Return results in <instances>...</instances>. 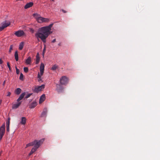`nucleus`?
I'll return each instance as SVG.
<instances>
[{
    "label": "nucleus",
    "mask_w": 160,
    "mask_h": 160,
    "mask_svg": "<svg viewBox=\"0 0 160 160\" xmlns=\"http://www.w3.org/2000/svg\"><path fill=\"white\" fill-rule=\"evenodd\" d=\"M38 32L36 34L37 38L41 39L43 42H46V39L52 32L49 31L46 27H43L38 30Z\"/></svg>",
    "instance_id": "f257e3e1"
},
{
    "label": "nucleus",
    "mask_w": 160,
    "mask_h": 160,
    "mask_svg": "<svg viewBox=\"0 0 160 160\" xmlns=\"http://www.w3.org/2000/svg\"><path fill=\"white\" fill-rule=\"evenodd\" d=\"M26 93L25 92H23L20 95L19 98L18 99L17 101L18 102L17 103L14 104L12 106V109H16L18 108L20 105L21 104L22 102H20V101L25 96V95Z\"/></svg>",
    "instance_id": "f03ea898"
},
{
    "label": "nucleus",
    "mask_w": 160,
    "mask_h": 160,
    "mask_svg": "<svg viewBox=\"0 0 160 160\" xmlns=\"http://www.w3.org/2000/svg\"><path fill=\"white\" fill-rule=\"evenodd\" d=\"M44 141V139H41L39 140H34L33 141L34 142V147L38 149L39 148L41 145L43 143Z\"/></svg>",
    "instance_id": "7ed1b4c3"
},
{
    "label": "nucleus",
    "mask_w": 160,
    "mask_h": 160,
    "mask_svg": "<svg viewBox=\"0 0 160 160\" xmlns=\"http://www.w3.org/2000/svg\"><path fill=\"white\" fill-rule=\"evenodd\" d=\"M10 24V22L5 21L0 24V31H2L4 28L9 26Z\"/></svg>",
    "instance_id": "20e7f679"
},
{
    "label": "nucleus",
    "mask_w": 160,
    "mask_h": 160,
    "mask_svg": "<svg viewBox=\"0 0 160 160\" xmlns=\"http://www.w3.org/2000/svg\"><path fill=\"white\" fill-rule=\"evenodd\" d=\"M68 79L65 76H62L60 80V82L61 85H66L68 83Z\"/></svg>",
    "instance_id": "39448f33"
},
{
    "label": "nucleus",
    "mask_w": 160,
    "mask_h": 160,
    "mask_svg": "<svg viewBox=\"0 0 160 160\" xmlns=\"http://www.w3.org/2000/svg\"><path fill=\"white\" fill-rule=\"evenodd\" d=\"M5 126L4 123L0 128V141H1L5 134Z\"/></svg>",
    "instance_id": "423d86ee"
},
{
    "label": "nucleus",
    "mask_w": 160,
    "mask_h": 160,
    "mask_svg": "<svg viewBox=\"0 0 160 160\" xmlns=\"http://www.w3.org/2000/svg\"><path fill=\"white\" fill-rule=\"evenodd\" d=\"M62 85L58 84H56V90L59 93L62 92L64 88Z\"/></svg>",
    "instance_id": "0eeeda50"
},
{
    "label": "nucleus",
    "mask_w": 160,
    "mask_h": 160,
    "mask_svg": "<svg viewBox=\"0 0 160 160\" xmlns=\"http://www.w3.org/2000/svg\"><path fill=\"white\" fill-rule=\"evenodd\" d=\"M25 33L22 30H19L14 33V34L18 37H22L23 36Z\"/></svg>",
    "instance_id": "6e6552de"
},
{
    "label": "nucleus",
    "mask_w": 160,
    "mask_h": 160,
    "mask_svg": "<svg viewBox=\"0 0 160 160\" xmlns=\"http://www.w3.org/2000/svg\"><path fill=\"white\" fill-rule=\"evenodd\" d=\"M45 88V85H42L40 86H38L36 87L34 89V92H35L38 93L39 91H41L42 89Z\"/></svg>",
    "instance_id": "1a4fd4ad"
},
{
    "label": "nucleus",
    "mask_w": 160,
    "mask_h": 160,
    "mask_svg": "<svg viewBox=\"0 0 160 160\" xmlns=\"http://www.w3.org/2000/svg\"><path fill=\"white\" fill-rule=\"evenodd\" d=\"M44 65L43 63H41L40 68V74L41 75H42L44 73Z\"/></svg>",
    "instance_id": "9d476101"
},
{
    "label": "nucleus",
    "mask_w": 160,
    "mask_h": 160,
    "mask_svg": "<svg viewBox=\"0 0 160 160\" xmlns=\"http://www.w3.org/2000/svg\"><path fill=\"white\" fill-rule=\"evenodd\" d=\"M33 4L32 2H29L27 3L24 6V8L26 9H28L32 7Z\"/></svg>",
    "instance_id": "9b49d317"
},
{
    "label": "nucleus",
    "mask_w": 160,
    "mask_h": 160,
    "mask_svg": "<svg viewBox=\"0 0 160 160\" xmlns=\"http://www.w3.org/2000/svg\"><path fill=\"white\" fill-rule=\"evenodd\" d=\"M45 95L44 94H42L40 97L39 100V103H41L43 102L45 100Z\"/></svg>",
    "instance_id": "f8f14e48"
},
{
    "label": "nucleus",
    "mask_w": 160,
    "mask_h": 160,
    "mask_svg": "<svg viewBox=\"0 0 160 160\" xmlns=\"http://www.w3.org/2000/svg\"><path fill=\"white\" fill-rule=\"evenodd\" d=\"M47 109L46 108H44L43 109V111L42 112L41 117H45L47 113Z\"/></svg>",
    "instance_id": "ddd939ff"
},
{
    "label": "nucleus",
    "mask_w": 160,
    "mask_h": 160,
    "mask_svg": "<svg viewBox=\"0 0 160 160\" xmlns=\"http://www.w3.org/2000/svg\"><path fill=\"white\" fill-rule=\"evenodd\" d=\"M26 122V118L25 117H22L21 118V121L20 123L22 125H25Z\"/></svg>",
    "instance_id": "4468645a"
},
{
    "label": "nucleus",
    "mask_w": 160,
    "mask_h": 160,
    "mask_svg": "<svg viewBox=\"0 0 160 160\" xmlns=\"http://www.w3.org/2000/svg\"><path fill=\"white\" fill-rule=\"evenodd\" d=\"M32 15L36 19L37 21H38V20L41 16L40 14L37 13H33Z\"/></svg>",
    "instance_id": "2eb2a0df"
},
{
    "label": "nucleus",
    "mask_w": 160,
    "mask_h": 160,
    "mask_svg": "<svg viewBox=\"0 0 160 160\" xmlns=\"http://www.w3.org/2000/svg\"><path fill=\"white\" fill-rule=\"evenodd\" d=\"M37 105V103L35 102H34L32 103L29 106V108H35Z\"/></svg>",
    "instance_id": "dca6fc26"
},
{
    "label": "nucleus",
    "mask_w": 160,
    "mask_h": 160,
    "mask_svg": "<svg viewBox=\"0 0 160 160\" xmlns=\"http://www.w3.org/2000/svg\"><path fill=\"white\" fill-rule=\"evenodd\" d=\"M31 62V59L30 57H29L26 60L25 63L27 64H30Z\"/></svg>",
    "instance_id": "f3484780"
},
{
    "label": "nucleus",
    "mask_w": 160,
    "mask_h": 160,
    "mask_svg": "<svg viewBox=\"0 0 160 160\" xmlns=\"http://www.w3.org/2000/svg\"><path fill=\"white\" fill-rule=\"evenodd\" d=\"M21 89L20 88H18L15 90V92L17 95H19L21 93Z\"/></svg>",
    "instance_id": "a211bd4d"
},
{
    "label": "nucleus",
    "mask_w": 160,
    "mask_h": 160,
    "mask_svg": "<svg viewBox=\"0 0 160 160\" xmlns=\"http://www.w3.org/2000/svg\"><path fill=\"white\" fill-rule=\"evenodd\" d=\"M15 58L16 60V61H18V52L17 51H16L15 53L14 54Z\"/></svg>",
    "instance_id": "6ab92c4d"
},
{
    "label": "nucleus",
    "mask_w": 160,
    "mask_h": 160,
    "mask_svg": "<svg viewBox=\"0 0 160 160\" xmlns=\"http://www.w3.org/2000/svg\"><path fill=\"white\" fill-rule=\"evenodd\" d=\"M9 125H10V122L9 121H7L6 122V128H7V132H8L9 131Z\"/></svg>",
    "instance_id": "aec40b11"
},
{
    "label": "nucleus",
    "mask_w": 160,
    "mask_h": 160,
    "mask_svg": "<svg viewBox=\"0 0 160 160\" xmlns=\"http://www.w3.org/2000/svg\"><path fill=\"white\" fill-rule=\"evenodd\" d=\"M24 46V42H21L19 45V49L20 50H21L22 49Z\"/></svg>",
    "instance_id": "412c9836"
},
{
    "label": "nucleus",
    "mask_w": 160,
    "mask_h": 160,
    "mask_svg": "<svg viewBox=\"0 0 160 160\" xmlns=\"http://www.w3.org/2000/svg\"><path fill=\"white\" fill-rule=\"evenodd\" d=\"M43 18L40 16V18L38 20V22L40 23L43 22Z\"/></svg>",
    "instance_id": "4be33fe9"
},
{
    "label": "nucleus",
    "mask_w": 160,
    "mask_h": 160,
    "mask_svg": "<svg viewBox=\"0 0 160 160\" xmlns=\"http://www.w3.org/2000/svg\"><path fill=\"white\" fill-rule=\"evenodd\" d=\"M53 25V23L50 24L48 26H46L49 31L51 30V28Z\"/></svg>",
    "instance_id": "5701e85b"
},
{
    "label": "nucleus",
    "mask_w": 160,
    "mask_h": 160,
    "mask_svg": "<svg viewBox=\"0 0 160 160\" xmlns=\"http://www.w3.org/2000/svg\"><path fill=\"white\" fill-rule=\"evenodd\" d=\"M58 68V66L56 65V64L53 65L51 68V69L52 70H56Z\"/></svg>",
    "instance_id": "b1692460"
},
{
    "label": "nucleus",
    "mask_w": 160,
    "mask_h": 160,
    "mask_svg": "<svg viewBox=\"0 0 160 160\" xmlns=\"http://www.w3.org/2000/svg\"><path fill=\"white\" fill-rule=\"evenodd\" d=\"M34 142H33V141L32 142L29 143H28L26 145V148L30 146H32L34 145Z\"/></svg>",
    "instance_id": "393cba45"
},
{
    "label": "nucleus",
    "mask_w": 160,
    "mask_h": 160,
    "mask_svg": "<svg viewBox=\"0 0 160 160\" xmlns=\"http://www.w3.org/2000/svg\"><path fill=\"white\" fill-rule=\"evenodd\" d=\"M43 19V22H48L49 21V19L47 18H44Z\"/></svg>",
    "instance_id": "a878e982"
},
{
    "label": "nucleus",
    "mask_w": 160,
    "mask_h": 160,
    "mask_svg": "<svg viewBox=\"0 0 160 160\" xmlns=\"http://www.w3.org/2000/svg\"><path fill=\"white\" fill-rule=\"evenodd\" d=\"M32 94V93L28 94L25 97L24 99H27L28 98H29Z\"/></svg>",
    "instance_id": "bb28decb"
},
{
    "label": "nucleus",
    "mask_w": 160,
    "mask_h": 160,
    "mask_svg": "<svg viewBox=\"0 0 160 160\" xmlns=\"http://www.w3.org/2000/svg\"><path fill=\"white\" fill-rule=\"evenodd\" d=\"M40 58H36V60L35 63L36 64H38L39 62Z\"/></svg>",
    "instance_id": "cd10ccee"
},
{
    "label": "nucleus",
    "mask_w": 160,
    "mask_h": 160,
    "mask_svg": "<svg viewBox=\"0 0 160 160\" xmlns=\"http://www.w3.org/2000/svg\"><path fill=\"white\" fill-rule=\"evenodd\" d=\"M37 149L36 148L33 147L31 151H32V152L33 153L36 151Z\"/></svg>",
    "instance_id": "c85d7f7f"
},
{
    "label": "nucleus",
    "mask_w": 160,
    "mask_h": 160,
    "mask_svg": "<svg viewBox=\"0 0 160 160\" xmlns=\"http://www.w3.org/2000/svg\"><path fill=\"white\" fill-rule=\"evenodd\" d=\"M45 51H46V48H45V47H44L43 49L42 53V56L43 57H44V54L45 52Z\"/></svg>",
    "instance_id": "c756f323"
},
{
    "label": "nucleus",
    "mask_w": 160,
    "mask_h": 160,
    "mask_svg": "<svg viewBox=\"0 0 160 160\" xmlns=\"http://www.w3.org/2000/svg\"><path fill=\"white\" fill-rule=\"evenodd\" d=\"M23 75L22 73H21L20 76L19 77V79L21 80H22L23 79Z\"/></svg>",
    "instance_id": "7c9ffc66"
},
{
    "label": "nucleus",
    "mask_w": 160,
    "mask_h": 160,
    "mask_svg": "<svg viewBox=\"0 0 160 160\" xmlns=\"http://www.w3.org/2000/svg\"><path fill=\"white\" fill-rule=\"evenodd\" d=\"M25 72H28V68L27 67H24L23 68Z\"/></svg>",
    "instance_id": "2f4dec72"
},
{
    "label": "nucleus",
    "mask_w": 160,
    "mask_h": 160,
    "mask_svg": "<svg viewBox=\"0 0 160 160\" xmlns=\"http://www.w3.org/2000/svg\"><path fill=\"white\" fill-rule=\"evenodd\" d=\"M12 48H13L12 45H11L10 46V48H9V52L10 53L11 52V51L12 49Z\"/></svg>",
    "instance_id": "473e14b6"
},
{
    "label": "nucleus",
    "mask_w": 160,
    "mask_h": 160,
    "mask_svg": "<svg viewBox=\"0 0 160 160\" xmlns=\"http://www.w3.org/2000/svg\"><path fill=\"white\" fill-rule=\"evenodd\" d=\"M16 73L17 74H18L19 73V70L17 68V67H16Z\"/></svg>",
    "instance_id": "72a5a7b5"
},
{
    "label": "nucleus",
    "mask_w": 160,
    "mask_h": 160,
    "mask_svg": "<svg viewBox=\"0 0 160 160\" xmlns=\"http://www.w3.org/2000/svg\"><path fill=\"white\" fill-rule=\"evenodd\" d=\"M7 65L8 67V68H9V70H11V67H10V64H9V62H8L7 63Z\"/></svg>",
    "instance_id": "f704fd0d"
},
{
    "label": "nucleus",
    "mask_w": 160,
    "mask_h": 160,
    "mask_svg": "<svg viewBox=\"0 0 160 160\" xmlns=\"http://www.w3.org/2000/svg\"><path fill=\"white\" fill-rule=\"evenodd\" d=\"M42 75H41V74H40V73L39 72L38 73V78H41V77Z\"/></svg>",
    "instance_id": "c9c22d12"
},
{
    "label": "nucleus",
    "mask_w": 160,
    "mask_h": 160,
    "mask_svg": "<svg viewBox=\"0 0 160 160\" xmlns=\"http://www.w3.org/2000/svg\"><path fill=\"white\" fill-rule=\"evenodd\" d=\"M36 58H40V56H39V54L38 53H37V54L36 55Z\"/></svg>",
    "instance_id": "e433bc0d"
},
{
    "label": "nucleus",
    "mask_w": 160,
    "mask_h": 160,
    "mask_svg": "<svg viewBox=\"0 0 160 160\" xmlns=\"http://www.w3.org/2000/svg\"><path fill=\"white\" fill-rule=\"evenodd\" d=\"M63 12V13H66L67 12L65 10L62 9L61 10Z\"/></svg>",
    "instance_id": "4c0bfd02"
},
{
    "label": "nucleus",
    "mask_w": 160,
    "mask_h": 160,
    "mask_svg": "<svg viewBox=\"0 0 160 160\" xmlns=\"http://www.w3.org/2000/svg\"><path fill=\"white\" fill-rule=\"evenodd\" d=\"M11 93L9 92H8V94L7 95V96H9L11 95Z\"/></svg>",
    "instance_id": "58836bf2"
},
{
    "label": "nucleus",
    "mask_w": 160,
    "mask_h": 160,
    "mask_svg": "<svg viewBox=\"0 0 160 160\" xmlns=\"http://www.w3.org/2000/svg\"><path fill=\"white\" fill-rule=\"evenodd\" d=\"M2 62H3L2 61V60L1 59H0V64H2Z\"/></svg>",
    "instance_id": "ea45409f"
},
{
    "label": "nucleus",
    "mask_w": 160,
    "mask_h": 160,
    "mask_svg": "<svg viewBox=\"0 0 160 160\" xmlns=\"http://www.w3.org/2000/svg\"><path fill=\"white\" fill-rule=\"evenodd\" d=\"M5 82H6V81L5 80L3 82V84H2L3 86H5Z\"/></svg>",
    "instance_id": "a19ab883"
},
{
    "label": "nucleus",
    "mask_w": 160,
    "mask_h": 160,
    "mask_svg": "<svg viewBox=\"0 0 160 160\" xmlns=\"http://www.w3.org/2000/svg\"><path fill=\"white\" fill-rule=\"evenodd\" d=\"M33 153V152H32L31 151L30 152V153H29V156H30L31 155H32V153Z\"/></svg>",
    "instance_id": "79ce46f5"
},
{
    "label": "nucleus",
    "mask_w": 160,
    "mask_h": 160,
    "mask_svg": "<svg viewBox=\"0 0 160 160\" xmlns=\"http://www.w3.org/2000/svg\"><path fill=\"white\" fill-rule=\"evenodd\" d=\"M38 82H40L41 81H42V79H41V78H38Z\"/></svg>",
    "instance_id": "37998d69"
},
{
    "label": "nucleus",
    "mask_w": 160,
    "mask_h": 160,
    "mask_svg": "<svg viewBox=\"0 0 160 160\" xmlns=\"http://www.w3.org/2000/svg\"><path fill=\"white\" fill-rule=\"evenodd\" d=\"M56 42V39H54L52 41V42L53 43L55 42Z\"/></svg>",
    "instance_id": "c03bdc74"
},
{
    "label": "nucleus",
    "mask_w": 160,
    "mask_h": 160,
    "mask_svg": "<svg viewBox=\"0 0 160 160\" xmlns=\"http://www.w3.org/2000/svg\"><path fill=\"white\" fill-rule=\"evenodd\" d=\"M10 118H8V121H9L10 122Z\"/></svg>",
    "instance_id": "a18cd8bd"
},
{
    "label": "nucleus",
    "mask_w": 160,
    "mask_h": 160,
    "mask_svg": "<svg viewBox=\"0 0 160 160\" xmlns=\"http://www.w3.org/2000/svg\"><path fill=\"white\" fill-rule=\"evenodd\" d=\"M52 1H54V0H52Z\"/></svg>",
    "instance_id": "49530a36"
}]
</instances>
